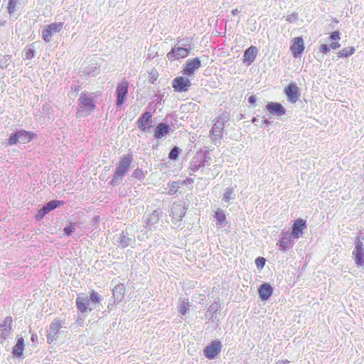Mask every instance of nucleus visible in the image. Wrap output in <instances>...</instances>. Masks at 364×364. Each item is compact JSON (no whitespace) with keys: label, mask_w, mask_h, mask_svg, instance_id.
Returning <instances> with one entry per match:
<instances>
[{"label":"nucleus","mask_w":364,"mask_h":364,"mask_svg":"<svg viewBox=\"0 0 364 364\" xmlns=\"http://www.w3.org/2000/svg\"><path fill=\"white\" fill-rule=\"evenodd\" d=\"M320 51L324 54H326L330 51L329 46L327 44H321L320 46Z\"/></svg>","instance_id":"603ef678"},{"label":"nucleus","mask_w":364,"mask_h":364,"mask_svg":"<svg viewBox=\"0 0 364 364\" xmlns=\"http://www.w3.org/2000/svg\"><path fill=\"white\" fill-rule=\"evenodd\" d=\"M63 231L67 236H70L74 232L75 227L73 225H67L64 228Z\"/></svg>","instance_id":"a18cd8bd"},{"label":"nucleus","mask_w":364,"mask_h":364,"mask_svg":"<svg viewBox=\"0 0 364 364\" xmlns=\"http://www.w3.org/2000/svg\"><path fill=\"white\" fill-rule=\"evenodd\" d=\"M265 262H266L265 259L262 257H258L255 259V264L258 268H259V267L262 268L265 264Z\"/></svg>","instance_id":"de8ad7c7"},{"label":"nucleus","mask_w":364,"mask_h":364,"mask_svg":"<svg viewBox=\"0 0 364 364\" xmlns=\"http://www.w3.org/2000/svg\"><path fill=\"white\" fill-rule=\"evenodd\" d=\"M355 53V48L353 47H346L343 48L338 53L339 57H348Z\"/></svg>","instance_id":"72a5a7b5"},{"label":"nucleus","mask_w":364,"mask_h":364,"mask_svg":"<svg viewBox=\"0 0 364 364\" xmlns=\"http://www.w3.org/2000/svg\"><path fill=\"white\" fill-rule=\"evenodd\" d=\"M286 20L289 23H294L298 20V15L296 13H292L287 16Z\"/></svg>","instance_id":"09e8293b"},{"label":"nucleus","mask_w":364,"mask_h":364,"mask_svg":"<svg viewBox=\"0 0 364 364\" xmlns=\"http://www.w3.org/2000/svg\"><path fill=\"white\" fill-rule=\"evenodd\" d=\"M64 323H65L60 319H54L50 324L48 332L55 336H57V334L59 333V330L63 327Z\"/></svg>","instance_id":"bb28decb"},{"label":"nucleus","mask_w":364,"mask_h":364,"mask_svg":"<svg viewBox=\"0 0 364 364\" xmlns=\"http://www.w3.org/2000/svg\"><path fill=\"white\" fill-rule=\"evenodd\" d=\"M102 301L99 294L92 290L90 296L87 294H80L76 298L75 304L78 311L83 315H87L88 312L93 311L97 304Z\"/></svg>","instance_id":"f257e3e1"},{"label":"nucleus","mask_w":364,"mask_h":364,"mask_svg":"<svg viewBox=\"0 0 364 364\" xmlns=\"http://www.w3.org/2000/svg\"><path fill=\"white\" fill-rule=\"evenodd\" d=\"M188 307H189L188 303L183 301L182 303L180 304L179 312L183 316L186 315V314L187 313V311L188 310Z\"/></svg>","instance_id":"c03bdc74"},{"label":"nucleus","mask_w":364,"mask_h":364,"mask_svg":"<svg viewBox=\"0 0 364 364\" xmlns=\"http://www.w3.org/2000/svg\"><path fill=\"white\" fill-rule=\"evenodd\" d=\"M132 177L139 180V181H141L144 179V174L142 171L141 169L140 168H136V170H134V173H132Z\"/></svg>","instance_id":"37998d69"},{"label":"nucleus","mask_w":364,"mask_h":364,"mask_svg":"<svg viewBox=\"0 0 364 364\" xmlns=\"http://www.w3.org/2000/svg\"><path fill=\"white\" fill-rule=\"evenodd\" d=\"M258 292L260 299L266 301L272 296L273 288L269 283H264L259 287Z\"/></svg>","instance_id":"a211bd4d"},{"label":"nucleus","mask_w":364,"mask_h":364,"mask_svg":"<svg viewBox=\"0 0 364 364\" xmlns=\"http://www.w3.org/2000/svg\"><path fill=\"white\" fill-rule=\"evenodd\" d=\"M47 26H48V28H49L50 30L51 33L53 34V33H59L60 31H61L63 26V23L55 22V23H52L50 24L47 25Z\"/></svg>","instance_id":"473e14b6"},{"label":"nucleus","mask_w":364,"mask_h":364,"mask_svg":"<svg viewBox=\"0 0 364 364\" xmlns=\"http://www.w3.org/2000/svg\"><path fill=\"white\" fill-rule=\"evenodd\" d=\"M222 344L219 341H214L203 349L205 358L209 360L215 359L221 352Z\"/></svg>","instance_id":"6e6552de"},{"label":"nucleus","mask_w":364,"mask_h":364,"mask_svg":"<svg viewBox=\"0 0 364 364\" xmlns=\"http://www.w3.org/2000/svg\"><path fill=\"white\" fill-rule=\"evenodd\" d=\"M117 242L122 247H126L134 245L135 243V238L132 236L129 237L128 232H122L118 237Z\"/></svg>","instance_id":"412c9836"},{"label":"nucleus","mask_w":364,"mask_h":364,"mask_svg":"<svg viewBox=\"0 0 364 364\" xmlns=\"http://www.w3.org/2000/svg\"><path fill=\"white\" fill-rule=\"evenodd\" d=\"M53 33H51L50 30L48 28V26H46L44 29L42 31V38L43 41L46 43H48L51 41Z\"/></svg>","instance_id":"4c0bfd02"},{"label":"nucleus","mask_w":364,"mask_h":364,"mask_svg":"<svg viewBox=\"0 0 364 364\" xmlns=\"http://www.w3.org/2000/svg\"><path fill=\"white\" fill-rule=\"evenodd\" d=\"M133 161L134 158L132 154H124L119 158L116 164L113 177L109 182L111 186H115L122 181L123 177L131 169Z\"/></svg>","instance_id":"f03ea898"},{"label":"nucleus","mask_w":364,"mask_h":364,"mask_svg":"<svg viewBox=\"0 0 364 364\" xmlns=\"http://www.w3.org/2000/svg\"><path fill=\"white\" fill-rule=\"evenodd\" d=\"M152 122V115L149 112H144L137 120V127L139 129L151 124Z\"/></svg>","instance_id":"b1692460"},{"label":"nucleus","mask_w":364,"mask_h":364,"mask_svg":"<svg viewBox=\"0 0 364 364\" xmlns=\"http://www.w3.org/2000/svg\"><path fill=\"white\" fill-rule=\"evenodd\" d=\"M306 228V223L304 220L301 219V218L296 219L292 225L291 234H292L293 237L294 239L299 238L300 235L302 233V231Z\"/></svg>","instance_id":"dca6fc26"},{"label":"nucleus","mask_w":364,"mask_h":364,"mask_svg":"<svg viewBox=\"0 0 364 364\" xmlns=\"http://www.w3.org/2000/svg\"><path fill=\"white\" fill-rule=\"evenodd\" d=\"M201 168V166L198 161V157H194L193 161L189 166V169L193 172H197Z\"/></svg>","instance_id":"58836bf2"},{"label":"nucleus","mask_w":364,"mask_h":364,"mask_svg":"<svg viewBox=\"0 0 364 364\" xmlns=\"http://www.w3.org/2000/svg\"><path fill=\"white\" fill-rule=\"evenodd\" d=\"M240 13V11L237 9H235L232 11V14L235 16Z\"/></svg>","instance_id":"e2e57ef3"},{"label":"nucleus","mask_w":364,"mask_h":364,"mask_svg":"<svg viewBox=\"0 0 364 364\" xmlns=\"http://www.w3.org/2000/svg\"><path fill=\"white\" fill-rule=\"evenodd\" d=\"M180 151L181 149L178 147H173L168 154V159L173 161L177 160L179 156Z\"/></svg>","instance_id":"e433bc0d"},{"label":"nucleus","mask_w":364,"mask_h":364,"mask_svg":"<svg viewBox=\"0 0 364 364\" xmlns=\"http://www.w3.org/2000/svg\"><path fill=\"white\" fill-rule=\"evenodd\" d=\"M129 82L127 80H123L119 82L116 88V106L117 107H122L127 100L128 95Z\"/></svg>","instance_id":"423d86ee"},{"label":"nucleus","mask_w":364,"mask_h":364,"mask_svg":"<svg viewBox=\"0 0 364 364\" xmlns=\"http://www.w3.org/2000/svg\"><path fill=\"white\" fill-rule=\"evenodd\" d=\"M269 114L275 116V117H281L286 113V109L283 107V105L277 102H269L266 105L265 107Z\"/></svg>","instance_id":"4468645a"},{"label":"nucleus","mask_w":364,"mask_h":364,"mask_svg":"<svg viewBox=\"0 0 364 364\" xmlns=\"http://www.w3.org/2000/svg\"><path fill=\"white\" fill-rule=\"evenodd\" d=\"M12 318L6 316L0 324V343H2L12 333Z\"/></svg>","instance_id":"9b49d317"},{"label":"nucleus","mask_w":364,"mask_h":364,"mask_svg":"<svg viewBox=\"0 0 364 364\" xmlns=\"http://www.w3.org/2000/svg\"><path fill=\"white\" fill-rule=\"evenodd\" d=\"M182 183H180L179 181H173L171 183V188L168 191V194L171 195V196H173L174 195L176 191H178V189L180 187V184H181Z\"/></svg>","instance_id":"ea45409f"},{"label":"nucleus","mask_w":364,"mask_h":364,"mask_svg":"<svg viewBox=\"0 0 364 364\" xmlns=\"http://www.w3.org/2000/svg\"><path fill=\"white\" fill-rule=\"evenodd\" d=\"M341 47V44L338 42H332L330 45H329V48H331V49H333V50H336L338 48Z\"/></svg>","instance_id":"13d9d810"},{"label":"nucleus","mask_w":364,"mask_h":364,"mask_svg":"<svg viewBox=\"0 0 364 364\" xmlns=\"http://www.w3.org/2000/svg\"><path fill=\"white\" fill-rule=\"evenodd\" d=\"M201 65L200 60L198 58L188 59L184 66L183 74L186 76H192L195 71Z\"/></svg>","instance_id":"f8f14e48"},{"label":"nucleus","mask_w":364,"mask_h":364,"mask_svg":"<svg viewBox=\"0 0 364 364\" xmlns=\"http://www.w3.org/2000/svg\"><path fill=\"white\" fill-rule=\"evenodd\" d=\"M352 255L357 267H363L364 265V247L363 242L358 239L355 242V247Z\"/></svg>","instance_id":"9d476101"},{"label":"nucleus","mask_w":364,"mask_h":364,"mask_svg":"<svg viewBox=\"0 0 364 364\" xmlns=\"http://www.w3.org/2000/svg\"><path fill=\"white\" fill-rule=\"evenodd\" d=\"M218 310V304L217 302H213L212 303L205 314V318L208 319V320H213V314Z\"/></svg>","instance_id":"7c9ffc66"},{"label":"nucleus","mask_w":364,"mask_h":364,"mask_svg":"<svg viewBox=\"0 0 364 364\" xmlns=\"http://www.w3.org/2000/svg\"><path fill=\"white\" fill-rule=\"evenodd\" d=\"M256 100H257V97L255 95H251L250 97H249L248 98V102L250 103V104H255L256 102Z\"/></svg>","instance_id":"bf43d9fd"},{"label":"nucleus","mask_w":364,"mask_h":364,"mask_svg":"<svg viewBox=\"0 0 364 364\" xmlns=\"http://www.w3.org/2000/svg\"><path fill=\"white\" fill-rule=\"evenodd\" d=\"M191 50V47L175 46L167 53L166 56L170 60H178L188 56Z\"/></svg>","instance_id":"1a4fd4ad"},{"label":"nucleus","mask_w":364,"mask_h":364,"mask_svg":"<svg viewBox=\"0 0 364 364\" xmlns=\"http://www.w3.org/2000/svg\"><path fill=\"white\" fill-rule=\"evenodd\" d=\"M97 66L95 64V66L93 67V69L92 70H85V73L88 74V75H92V76H95L96 74H97Z\"/></svg>","instance_id":"6e6d98bb"},{"label":"nucleus","mask_w":364,"mask_h":364,"mask_svg":"<svg viewBox=\"0 0 364 364\" xmlns=\"http://www.w3.org/2000/svg\"><path fill=\"white\" fill-rule=\"evenodd\" d=\"M151 128H152V126L151 125H146L144 127H143L142 128H140L139 129L142 132H151Z\"/></svg>","instance_id":"4d7b16f0"},{"label":"nucleus","mask_w":364,"mask_h":364,"mask_svg":"<svg viewBox=\"0 0 364 364\" xmlns=\"http://www.w3.org/2000/svg\"><path fill=\"white\" fill-rule=\"evenodd\" d=\"M56 340V336L48 332V335H47V341L48 343H52L54 341Z\"/></svg>","instance_id":"864d4df0"},{"label":"nucleus","mask_w":364,"mask_h":364,"mask_svg":"<svg viewBox=\"0 0 364 364\" xmlns=\"http://www.w3.org/2000/svg\"><path fill=\"white\" fill-rule=\"evenodd\" d=\"M64 203L62 200H52L46 203L42 208L48 213Z\"/></svg>","instance_id":"cd10ccee"},{"label":"nucleus","mask_w":364,"mask_h":364,"mask_svg":"<svg viewBox=\"0 0 364 364\" xmlns=\"http://www.w3.org/2000/svg\"><path fill=\"white\" fill-rule=\"evenodd\" d=\"M191 86V80L186 77L178 76L172 81V87L176 92H186Z\"/></svg>","instance_id":"0eeeda50"},{"label":"nucleus","mask_w":364,"mask_h":364,"mask_svg":"<svg viewBox=\"0 0 364 364\" xmlns=\"http://www.w3.org/2000/svg\"><path fill=\"white\" fill-rule=\"evenodd\" d=\"M170 130L171 127L168 124L161 122L156 127L154 136L157 139H164L168 134Z\"/></svg>","instance_id":"f3484780"},{"label":"nucleus","mask_w":364,"mask_h":364,"mask_svg":"<svg viewBox=\"0 0 364 364\" xmlns=\"http://www.w3.org/2000/svg\"><path fill=\"white\" fill-rule=\"evenodd\" d=\"M186 210L181 204H173L171 208L173 218L181 220L186 214Z\"/></svg>","instance_id":"4be33fe9"},{"label":"nucleus","mask_w":364,"mask_h":364,"mask_svg":"<svg viewBox=\"0 0 364 364\" xmlns=\"http://www.w3.org/2000/svg\"><path fill=\"white\" fill-rule=\"evenodd\" d=\"M95 95L94 93L82 92L77 99V117H86L90 114L95 108Z\"/></svg>","instance_id":"7ed1b4c3"},{"label":"nucleus","mask_w":364,"mask_h":364,"mask_svg":"<svg viewBox=\"0 0 364 364\" xmlns=\"http://www.w3.org/2000/svg\"><path fill=\"white\" fill-rule=\"evenodd\" d=\"M216 225L220 228H224L227 224L226 215L223 210H218L215 212Z\"/></svg>","instance_id":"a878e982"},{"label":"nucleus","mask_w":364,"mask_h":364,"mask_svg":"<svg viewBox=\"0 0 364 364\" xmlns=\"http://www.w3.org/2000/svg\"><path fill=\"white\" fill-rule=\"evenodd\" d=\"M159 77V73L156 70H151V72L149 73V80L151 83H154V81L157 80Z\"/></svg>","instance_id":"79ce46f5"},{"label":"nucleus","mask_w":364,"mask_h":364,"mask_svg":"<svg viewBox=\"0 0 364 364\" xmlns=\"http://www.w3.org/2000/svg\"><path fill=\"white\" fill-rule=\"evenodd\" d=\"M235 198L234 196V188L232 187H228L226 188L223 200L225 203H230L231 200H233Z\"/></svg>","instance_id":"2f4dec72"},{"label":"nucleus","mask_w":364,"mask_h":364,"mask_svg":"<svg viewBox=\"0 0 364 364\" xmlns=\"http://www.w3.org/2000/svg\"><path fill=\"white\" fill-rule=\"evenodd\" d=\"M178 43H181V46H182L183 48L191 47V42L188 39L181 40Z\"/></svg>","instance_id":"3c124183"},{"label":"nucleus","mask_w":364,"mask_h":364,"mask_svg":"<svg viewBox=\"0 0 364 364\" xmlns=\"http://www.w3.org/2000/svg\"><path fill=\"white\" fill-rule=\"evenodd\" d=\"M262 124L265 126H269L271 124V122L267 119H264L262 121Z\"/></svg>","instance_id":"680f3d73"},{"label":"nucleus","mask_w":364,"mask_h":364,"mask_svg":"<svg viewBox=\"0 0 364 364\" xmlns=\"http://www.w3.org/2000/svg\"><path fill=\"white\" fill-rule=\"evenodd\" d=\"M257 48L255 46H250L244 53L243 62L248 65L253 63L257 56Z\"/></svg>","instance_id":"aec40b11"},{"label":"nucleus","mask_w":364,"mask_h":364,"mask_svg":"<svg viewBox=\"0 0 364 364\" xmlns=\"http://www.w3.org/2000/svg\"><path fill=\"white\" fill-rule=\"evenodd\" d=\"M24 56L27 60H31L35 56V50L32 45L28 46L24 50Z\"/></svg>","instance_id":"c9c22d12"},{"label":"nucleus","mask_w":364,"mask_h":364,"mask_svg":"<svg viewBox=\"0 0 364 364\" xmlns=\"http://www.w3.org/2000/svg\"><path fill=\"white\" fill-rule=\"evenodd\" d=\"M330 41H336L340 39V32L338 31H335L332 32L329 36Z\"/></svg>","instance_id":"8fccbe9b"},{"label":"nucleus","mask_w":364,"mask_h":364,"mask_svg":"<svg viewBox=\"0 0 364 364\" xmlns=\"http://www.w3.org/2000/svg\"><path fill=\"white\" fill-rule=\"evenodd\" d=\"M282 252H285L293 246L291 237L284 235L277 243Z\"/></svg>","instance_id":"5701e85b"},{"label":"nucleus","mask_w":364,"mask_h":364,"mask_svg":"<svg viewBox=\"0 0 364 364\" xmlns=\"http://www.w3.org/2000/svg\"><path fill=\"white\" fill-rule=\"evenodd\" d=\"M25 347V342L23 337H17L16 343L12 349V353L14 357L20 358L23 355Z\"/></svg>","instance_id":"6ab92c4d"},{"label":"nucleus","mask_w":364,"mask_h":364,"mask_svg":"<svg viewBox=\"0 0 364 364\" xmlns=\"http://www.w3.org/2000/svg\"><path fill=\"white\" fill-rule=\"evenodd\" d=\"M284 91L289 102L296 103L297 102L299 97V89L295 83L289 84Z\"/></svg>","instance_id":"ddd939ff"},{"label":"nucleus","mask_w":364,"mask_h":364,"mask_svg":"<svg viewBox=\"0 0 364 364\" xmlns=\"http://www.w3.org/2000/svg\"><path fill=\"white\" fill-rule=\"evenodd\" d=\"M210 169L209 168H206V167L201 168V171L204 174H208L210 172Z\"/></svg>","instance_id":"052dcab7"},{"label":"nucleus","mask_w":364,"mask_h":364,"mask_svg":"<svg viewBox=\"0 0 364 364\" xmlns=\"http://www.w3.org/2000/svg\"><path fill=\"white\" fill-rule=\"evenodd\" d=\"M48 213L43 208H41L37 213L36 215V218L37 220H42L44 216L46 215H47Z\"/></svg>","instance_id":"49530a36"},{"label":"nucleus","mask_w":364,"mask_h":364,"mask_svg":"<svg viewBox=\"0 0 364 364\" xmlns=\"http://www.w3.org/2000/svg\"><path fill=\"white\" fill-rule=\"evenodd\" d=\"M11 61V56L5 55L0 59V67L1 68H6L9 65Z\"/></svg>","instance_id":"a19ab883"},{"label":"nucleus","mask_w":364,"mask_h":364,"mask_svg":"<svg viewBox=\"0 0 364 364\" xmlns=\"http://www.w3.org/2000/svg\"><path fill=\"white\" fill-rule=\"evenodd\" d=\"M258 122V118L257 117H253L252 119V123H255Z\"/></svg>","instance_id":"0e129e2a"},{"label":"nucleus","mask_w":364,"mask_h":364,"mask_svg":"<svg viewBox=\"0 0 364 364\" xmlns=\"http://www.w3.org/2000/svg\"><path fill=\"white\" fill-rule=\"evenodd\" d=\"M196 157H198V161L201 168L209 166L211 164L212 159L207 153L203 154L200 156L197 155Z\"/></svg>","instance_id":"c85d7f7f"},{"label":"nucleus","mask_w":364,"mask_h":364,"mask_svg":"<svg viewBox=\"0 0 364 364\" xmlns=\"http://www.w3.org/2000/svg\"><path fill=\"white\" fill-rule=\"evenodd\" d=\"M19 3V0H9L8 4V12L11 16L14 14V12L16 11L17 5Z\"/></svg>","instance_id":"f704fd0d"},{"label":"nucleus","mask_w":364,"mask_h":364,"mask_svg":"<svg viewBox=\"0 0 364 364\" xmlns=\"http://www.w3.org/2000/svg\"><path fill=\"white\" fill-rule=\"evenodd\" d=\"M160 213L157 210H154L146 218V225H151L159 222Z\"/></svg>","instance_id":"c756f323"},{"label":"nucleus","mask_w":364,"mask_h":364,"mask_svg":"<svg viewBox=\"0 0 364 364\" xmlns=\"http://www.w3.org/2000/svg\"><path fill=\"white\" fill-rule=\"evenodd\" d=\"M284 361H279V362H277V364H284Z\"/></svg>","instance_id":"69168bd1"},{"label":"nucleus","mask_w":364,"mask_h":364,"mask_svg":"<svg viewBox=\"0 0 364 364\" xmlns=\"http://www.w3.org/2000/svg\"><path fill=\"white\" fill-rule=\"evenodd\" d=\"M228 117L225 114L217 118L213 127L210 130V134L213 136V143L216 146L221 145V139L223 137V133L225 127V124L228 122Z\"/></svg>","instance_id":"20e7f679"},{"label":"nucleus","mask_w":364,"mask_h":364,"mask_svg":"<svg viewBox=\"0 0 364 364\" xmlns=\"http://www.w3.org/2000/svg\"><path fill=\"white\" fill-rule=\"evenodd\" d=\"M35 136L36 134L33 132L20 129L11 134L8 139V144L10 146L16 144L18 142L26 144L31 141Z\"/></svg>","instance_id":"39448f33"},{"label":"nucleus","mask_w":364,"mask_h":364,"mask_svg":"<svg viewBox=\"0 0 364 364\" xmlns=\"http://www.w3.org/2000/svg\"><path fill=\"white\" fill-rule=\"evenodd\" d=\"M124 291L125 288L123 284L116 285L112 289V294L114 300L117 302L121 301L124 298Z\"/></svg>","instance_id":"393cba45"},{"label":"nucleus","mask_w":364,"mask_h":364,"mask_svg":"<svg viewBox=\"0 0 364 364\" xmlns=\"http://www.w3.org/2000/svg\"><path fill=\"white\" fill-rule=\"evenodd\" d=\"M156 105H161V100L163 97H164V93H159L158 95H156Z\"/></svg>","instance_id":"5fc2aeb1"},{"label":"nucleus","mask_w":364,"mask_h":364,"mask_svg":"<svg viewBox=\"0 0 364 364\" xmlns=\"http://www.w3.org/2000/svg\"><path fill=\"white\" fill-rule=\"evenodd\" d=\"M290 50L294 58L299 57L304 50V40L302 37H296L293 39Z\"/></svg>","instance_id":"2eb2a0df"}]
</instances>
